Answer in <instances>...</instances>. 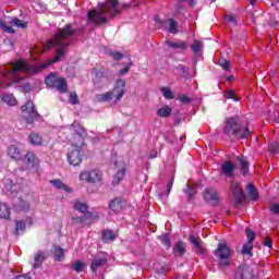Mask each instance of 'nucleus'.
I'll return each mask as SVG.
<instances>
[{
	"instance_id": "393cba45",
	"label": "nucleus",
	"mask_w": 279,
	"mask_h": 279,
	"mask_svg": "<svg viewBox=\"0 0 279 279\" xmlns=\"http://www.w3.org/2000/svg\"><path fill=\"white\" fill-rule=\"evenodd\" d=\"M173 110L169 106H163L157 110V117H161L162 119H167V117H171V112Z\"/></svg>"
},
{
	"instance_id": "f8f14e48",
	"label": "nucleus",
	"mask_w": 279,
	"mask_h": 279,
	"mask_svg": "<svg viewBox=\"0 0 279 279\" xmlns=\"http://www.w3.org/2000/svg\"><path fill=\"white\" fill-rule=\"evenodd\" d=\"M231 191L233 194V197L235 199L236 206H240V204L245 201V193H243V189H241V185L236 182L231 183Z\"/></svg>"
},
{
	"instance_id": "a211bd4d",
	"label": "nucleus",
	"mask_w": 279,
	"mask_h": 279,
	"mask_svg": "<svg viewBox=\"0 0 279 279\" xmlns=\"http://www.w3.org/2000/svg\"><path fill=\"white\" fill-rule=\"evenodd\" d=\"M124 204H125V202H123V199L116 198V199L110 202L109 208L113 213H121V210L123 209Z\"/></svg>"
},
{
	"instance_id": "ea45409f",
	"label": "nucleus",
	"mask_w": 279,
	"mask_h": 279,
	"mask_svg": "<svg viewBox=\"0 0 279 279\" xmlns=\"http://www.w3.org/2000/svg\"><path fill=\"white\" fill-rule=\"evenodd\" d=\"M160 92L165 99H173L174 97L173 92H171L170 87H161Z\"/></svg>"
},
{
	"instance_id": "c03bdc74",
	"label": "nucleus",
	"mask_w": 279,
	"mask_h": 279,
	"mask_svg": "<svg viewBox=\"0 0 279 279\" xmlns=\"http://www.w3.org/2000/svg\"><path fill=\"white\" fill-rule=\"evenodd\" d=\"M159 241L162 243V245H166V247L171 246V240H169V235L165 234L158 238Z\"/></svg>"
},
{
	"instance_id": "8fccbe9b",
	"label": "nucleus",
	"mask_w": 279,
	"mask_h": 279,
	"mask_svg": "<svg viewBox=\"0 0 279 279\" xmlns=\"http://www.w3.org/2000/svg\"><path fill=\"white\" fill-rule=\"evenodd\" d=\"M78 102V99H77V94L76 93H71L70 94V104H72V106H75V104Z\"/></svg>"
},
{
	"instance_id": "9d476101",
	"label": "nucleus",
	"mask_w": 279,
	"mask_h": 279,
	"mask_svg": "<svg viewBox=\"0 0 279 279\" xmlns=\"http://www.w3.org/2000/svg\"><path fill=\"white\" fill-rule=\"evenodd\" d=\"M106 263H108V255L106 253H99L96 256H94L90 264V270L93 271V274H97V269L104 267Z\"/></svg>"
},
{
	"instance_id": "ddd939ff",
	"label": "nucleus",
	"mask_w": 279,
	"mask_h": 279,
	"mask_svg": "<svg viewBox=\"0 0 279 279\" xmlns=\"http://www.w3.org/2000/svg\"><path fill=\"white\" fill-rule=\"evenodd\" d=\"M203 197L208 204L215 205L219 202V193L213 187L206 189L203 193Z\"/></svg>"
},
{
	"instance_id": "6e6d98bb",
	"label": "nucleus",
	"mask_w": 279,
	"mask_h": 279,
	"mask_svg": "<svg viewBox=\"0 0 279 279\" xmlns=\"http://www.w3.org/2000/svg\"><path fill=\"white\" fill-rule=\"evenodd\" d=\"M110 56L113 58V60H121V58H123V54L121 52H110Z\"/></svg>"
},
{
	"instance_id": "20e7f679",
	"label": "nucleus",
	"mask_w": 279,
	"mask_h": 279,
	"mask_svg": "<svg viewBox=\"0 0 279 279\" xmlns=\"http://www.w3.org/2000/svg\"><path fill=\"white\" fill-rule=\"evenodd\" d=\"M225 134L230 138H251L252 131L247 126H241L239 117L226 119Z\"/></svg>"
},
{
	"instance_id": "0e129e2a",
	"label": "nucleus",
	"mask_w": 279,
	"mask_h": 279,
	"mask_svg": "<svg viewBox=\"0 0 279 279\" xmlns=\"http://www.w3.org/2000/svg\"><path fill=\"white\" fill-rule=\"evenodd\" d=\"M270 25H271L272 27H275V25H276V22H275V23H270Z\"/></svg>"
},
{
	"instance_id": "dca6fc26",
	"label": "nucleus",
	"mask_w": 279,
	"mask_h": 279,
	"mask_svg": "<svg viewBox=\"0 0 279 279\" xmlns=\"http://www.w3.org/2000/svg\"><path fill=\"white\" fill-rule=\"evenodd\" d=\"M114 166L120 167V170L116 174V179L112 181L113 186H117V184H119V181L125 178V165L121 166V160H118L114 162Z\"/></svg>"
},
{
	"instance_id": "58836bf2",
	"label": "nucleus",
	"mask_w": 279,
	"mask_h": 279,
	"mask_svg": "<svg viewBox=\"0 0 279 279\" xmlns=\"http://www.w3.org/2000/svg\"><path fill=\"white\" fill-rule=\"evenodd\" d=\"M191 49L194 53H199V51L204 49V43L199 40H194L193 45L191 46Z\"/></svg>"
},
{
	"instance_id": "680f3d73",
	"label": "nucleus",
	"mask_w": 279,
	"mask_h": 279,
	"mask_svg": "<svg viewBox=\"0 0 279 279\" xmlns=\"http://www.w3.org/2000/svg\"><path fill=\"white\" fill-rule=\"evenodd\" d=\"M181 1H185L186 3H190V5H193V4H194V1H193V0H181Z\"/></svg>"
},
{
	"instance_id": "2f4dec72",
	"label": "nucleus",
	"mask_w": 279,
	"mask_h": 279,
	"mask_svg": "<svg viewBox=\"0 0 279 279\" xmlns=\"http://www.w3.org/2000/svg\"><path fill=\"white\" fill-rule=\"evenodd\" d=\"M25 160L28 162V165H31V167H36V165H38V158L34 153H27Z\"/></svg>"
},
{
	"instance_id": "72a5a7b5",
	"label": "nucleus",
	"mask_w": 279,
	"mask_h": 279,
	"mask_svg": "<svg viewBox=\"0 0 279 279\" xmlns=\"http://www.w3.org/2000/svg\"><path fill=\"white\" fill-rule=\"evenodd\" d=\"M240 167L242 175H247V172L250 171V163L245 158H240Z\"/></svg>"
},
{
	"instance_id": "b1692460",
	"label": "nucleus",
	"mask_w": 279,
	"mask_h": 279,
	"mask_svg": "<svg viewBox=\"0 0 279 279\" xmlns=\"http://www.w3.org/2000/svg\"><path fill=\"white\" fill-rule=\"evenodd\" d=\"M8 154L13 160L21 159V150H19V147H16V145L9 146Z\"/></svg>"
},
{
	"instance_id": "bf43d9fd",
	"label": "nucleus",
	"mask_w": 279,
	"mask_h": 279,
	"mask_svg": "<svg viewBox=\"0 0 279 279\" xmlns=\"http://www.w3.org/2000/svg\"><path fill=\"white\" fill-rule=\"evenodd\" d=\"M167 189H168L167 195H169L171 193V189H173V180L168 182Z\"/></svg>"
},
{
	"instance_id": "7c9ffc66",
	"label": "nucleus",
	"mask_w": 279,
	"mask_h": 279,
	"mask_svg": "<svg viewBox=\"0 0 279 279\" xmlns=\"http://www.w3.org/2000/svg\"><path fill=\"white\" fill-rule=\"evenodd\" d=\"M246 191L250 197L253 199V202H256V199H258V191H256V187L253 184L250 183L246 186Z\"/></svg>"
},
{
	"instance_id": "2eb2a0df",
	"label": "nucleus",
	"mask_w": 279,
	"mask_h": 279,
	"mask_svg": "<svg viewBox=\"0 0 279 279\" xmlns=\"http://www.w3.org/2000/svg\"><path fill=\"white\" fill-rule=\"evenodd\" d=\"M220 169H221L222 175H227V178H232V175H234L235 166L234 163H232V161H225L221 165Z\"/></svg>"
},
{
	"instance_id": "052dcab7",
	"label": "nucleus",
	"mask_w": 279,
	"mask_h": 279,
	"mask_svg": "<svg viewBox=\"0 0 279 279\" xmlns=\"http://www.w3.org/2000/svg\"><path fill=\"white\" fill-rule=\"evenodd\" d=\"M128 71H130V65L126 66V68H124V69H121V70L119 71V73H120L121 75H125V73H128Z\"/></svg>"
},
{
	"instance_id": "cd10ccee",
	"label": "nucleus",
	"mask_w": 279,
	"mask_h": 279,
	"mask_svg": "<svg viewBox=\"0 0 279 279\" xmlns=\"http://www.w3.org/2000/svg\"><path fill=\"white\" fill-rule=\"evenodd\" d=\"M74 209L85 215V217L88 216V205H86V203L76 202L74 204Z\"/></svg>"
},
{
	"instance_id": "a878e982",
	"label": "nucleus",
	"mask_w": 279,
	"mask_h": 279,
	"mask_svg": "<svg viewBox=\"0 0 279 279\" xmlns=\"http://www.w3.org/2000/svg\"><path fill=\"white\" fill-rule=\"evenodd\" d=\"M53 256L54 260H57L58 263H62V260H64V250L60 246H54Z\"/></svg>"
},
{
	"instance_id": "1a4fd4ad",
	"label": "nucleus",
	"mask_w": 279,
	"mask_h": 279,
	"mask_svg": "<svg viewBox=\"0 0 279 279\" xmlns=\"http://www.w3.org/2000/svg\"><path fill=\"white\" fill-rule=\"evenodd\" d=\"M21 111L25 117L26 123H34L38 119V111H36V107L31 100L21 107Z\"/></svg>"
},
{
	"instance_id": "c9c22d12",
	"label": "nucleus",
	"mask_w": 279,
	"mask_h": 279,
	"mask_svg": "<svg viewBox=\"0 0 279 279\" xmlns=\"http://www.w3.org/2000/svg\"><path fill=\"white\" fill-rule=\"evenodd\" d=\"M252 250H254V244L247 242L243 245L241 254L244 256H252Z\"/></svg>"
},
{
	"instance_id": "e2e57ef3",
	"label": "nucleus",
	"mask_w": 279,
	"mask_h": 279,
	"mask_svg": "<svg viewBox=\"0 0 279 279\" xmlns=\"http://www.w3.org/2000/svg\"><path fill=\"white\" fill-rule=\"evenodd\" d=\"M251 5H254L256 3V0H248Z\"/></svg>"
},
{
	"instance_id": "c756f323",
	"label": "nucleus",
	"mask_w": 279,
	"mask_h": 279,
	"mask_svg": "<svg viewBox=\"0 0 279 279\" xmlns=\"http://www.w3.org/2000/svg\"><path fill=\"white\" fill-rule=\"evenodd\" d=\"M173 252L182 256V254L186 253V244L184 242H178L173 247Z\"/></svg>"
},
{
	"instance_id": "49530a36",
	"label": "nucleus",
	"mask_w": 279,
	"mask_h": 279,
	"mask_svg": "<svg viewBox=\"0 0 279 279\" xmlns=\"http://www.w3.org/2000/svg\"><path fill=\"white\" fill-rule=\"evenodd\" d=\"M0 27L8 34H14V29L12 27L5 25V23L2 20H0Z\"/></svg>"
},
{
	"instance_id": "412c9836",
	"label": "nucleus",
	"mask_w": 279,
	"mask_h": 279,
	"mask_svg": "<svg viewBox=\"0 0 279 279\" xmlns=\"http://www.w3.org/2000/svg\"><path fill=\"white\" fill-rule=\"evenodd\" d=\"M101 239L104 243H112L117 239V234H114L113 230H105L101 233Z\"/></svg>"
},
{
	"instance_id": "09e8293b",
	"label": "nucleus",
	"mask_w": 279,
	"mask_h": 279,
	"mask_svg": "<svg viewBox=\"0 0 279 279\" xmlns=\"http://www.w3.org/2000/svg\"><path fill=\"white\" fill-rule=\"evenodd\" d=\"M219 64L223 69V71H230V61L228 60L220 61Z\"/></svg>"
},
{
	"instance_id": "603ef678",
	"label": "nucleus",
	"mask_w": 279,
	"mask_h": 279,
	"mask_svg": "<svg viewBox=\"0 0 279 279\" xmlns=\"http://www.w3.org/2000/svg\"><path fill=\"white\" fill-rule=\"evenodd\" d=\"M185 195L189 199H192L193 195H195V190L187 186V189L185 190Z\"/></svg>"
},
{
	"instance_id": "13d9d810",
	"label": "nucleus",
	"mask_w": 279,
	"mask_h": 279,
	"mask_svg": "<svg viewBox=\"0 0 279 279\" xmlns=\"http://www.w3.org/2000/svg\"><path fill=\"white\" fill-rule=\"evenodd\" d=\"M264 245H265L266 247H271V245H272L271 239L266 238V239L264 240Z\"/></svg>"
},
{
	"instance_id": "aec40b11",
	"label": "nucleus",
	"mask_w": 279,
	"mask_h": 279,
	"mask_svg": "<svg viewBox=\"0 0 279 279\" xmlns=\"http://www.w3.org/2000/svg\"><path fill=\"white\" fill-rule=\"evenodd\" d=\"M167 45L171 49H179L180 51H186V48L189 47V44L186 41H167Z\"/></svg>"
},
{
	"instance_id": "bb28decb",
	"label": "nucleus",
	"mask_w": 279,
	"mask_h": 279,
	"mask_svg": "<svg viewBox=\"0 0 279 279\" xmlns=\"http://www.w3.org/2000/svg\"><path fill=\"white\" fill-rule=\"evenodd\" d=\"M0 218L10 219V207L5 203H0Z\"/></svg>"
},
{
	"instance_id": "39448f33",
	"label": "nucleus",
	"mask_w": 279,
	"mask_h": 279,
	"mask_svg": "<svg viewBox=\"0 0 279 279\" xmlns=\"http://www.w3.org/2000/svg\"><path fill=\"white\" fill-rule=\"evenodd\" d=\"M124 95H125V81L118 80L112 90L107 92L105 94L96 95L95 101H97L98 104H104L114 98H116V101H119L120 99H123Z\"/></svg>"
},
{
	"instance_id": "9b49d317",
	"label": "nucleus",
	"mask_w": 279,
	"mask_h": 279,
	"mask_svg": "<svg viewBox=\"0 0 279 279\" xmlns=\"http://www.w3.org/2000/svg\"><path fill=\"white\" fill-rule=\"evenodd\" d=\"M235 277L240 279H254V268L247 264L239 266Z\"/></svg>"
},
{
	"instance_id": "7ed1b4c3",
	"label": "nucleus",
	"mask_w": 279,
	"mask_h": 279,
	"mask_svg": "<svg viewBox=\"0 0 279 279\" xmlns=\"http://www.w3.org/2000/svg\"><path fill=\"white\" fill-rule=\"evenodd\" d=\"M107 3H99L98 7L87 13L88 23L94 25H104L108 23V19H112L119 14L117 4L119 0H106Z\"/></svg>"
},
{
	"instance_id": "69168bd1",
	"label": "nucleus",
	"mask_w": 279,
	"mask_h": 279,
	"mask_svg": "<svg viewBox=\"0 0 279 279\" xmlns=\"http://www.w3.org/2000/svg\"><path fill=\"white\" fill-rule=\"evenodd\" d=\"M228 80H229V81H231V80H232V77H230V76H229V77H228Z\"/></svg>"
},
{
	"instance_id": "6ab92c4d",
	"label": "nucleus",
	"mask_w": 279,
	"mask_h": 279,
	"mask_svg": "<svg viewBox=\"0 0 279 279\" xmlns=\"http://www.w3.org/2000/svg\"><path fill=\"white\" fill-rule=\"evenodd\" d=\"M163 27H168L170 34H178V22L173 19H168L163 22Z\"/></svg>"
},
{
	"instance_id": "4468645a",
	"label": "nucleus",
	"mask_w": 279,
	"mask_h": 279,
	"mask_svg": "<svg viewBox=\"0 0 279 279\" xmlns=\"http://www.w3.org/2000/svg\"><path fill=\"white\" fill-rule=\"evenodd\" d=\"M190 243H192L193 250L196 252V254H206V248L204 247L202 240L195 238L194 235H190Z\"/></svg>"
},
{
	"instance_id": "f704fd0d",
	"label": "nucleus",
	"mask_w": 279,
	"mask_h": 279,
	"mask_svg": "<svg viewBox=\"0 0 279 279\" xmlns=\"http://www.w3.org/2000/svg\"><path fill=\"white\" fill-rule=\"evenodd\" d=\"M2 184H4V191H8L10 193H14V191H16L17 185L13 184L12 181L4 179L2 181Z\"/></svg>"
},
{
	"instance_id": "f257e3e1",
	"label": "nucleus",
	"mask_w": 279,
	"mask_h": 279,
	"mask_svg": "<svg viewBox=\"0 0 279 279\" xmlns=\"http://www.w3.org/2000/svg\"><path fill=\"white\" fill-rule=\"evenodd\" d=\"M77 29L73 27L71 24H66L63 28L59 29L52 40H48L45 45L47 49H53V47H58L56 58L48 60L46 63L40 65H32L25 61H16L13 63L12 70H5L3 75L8 82V84H2V88H10L12 84H23L24 78L21 76V73H25V75H32V73H40L43 69H47L51 66L56 62H60L62 58H64V50L69 47L70 43H73V34H75Z\"/></svg>"
},
{
	"instance_id": "5fc2aeb1",
	"label": "nucleus",
	"mask_w": 279,
	"mask_h": 279,
	"mask_svg": "<svg viewBox=\"0 0 279 279\" xmlns=\"http://www.w3.org/2000/svg\"><path fill=\"white\" fill-rule=\"evenodd\" d=\"M270 213H272V215H279V204H272L270 206Z\"/></svg>"
},
{
	"instance_id": "5701e85b",
	"label": "nucleus",
	"mask_w": 279,
	"mask_h": 279,
	"mask_svg": "<svg viewBox=\"0 0 279 279\" xmlns=\"http://www.w3.org/2000/svg\"><path fill=\"white\" fill-rule=\"evenodd\" d=\"M93 75H94V77H93L94 86L96 88H104V86L99 85V83L101 82V78L104 77V72L94 70Z\"/></svg>"
},
{
	"instance_id": "6e6552de",
	"label": "nucleus",
	"mask_w": 279,
	"mask_h": 279,
	"mask_svg": "<svg viewBox=\"0 0 279 279\" xmlns=\"http://www.w3.org/2000/svg\"><path fill=\"white\" fill-rule=\"evenodd\" d=\"M78 178L81 182H87V184H99L104 180V173L98 169L83 170Z\"/></svg>"
},
{
	"instance_id": "37998d69",
	"label": "nucleus",
	"mask_w": 279,
	"mask_h": 279,
	"mask_svg": "<svg viewBox=\"0 0 279 279\" xmlns=\"http://www.w3.org/2000/svg\"><path fill=\"white\" fill-rule=\"evenodd\" d=\"M245 232H246L247 243L253 244L254 240L256 239V233L251 229H246Z\"/></svg>"
},
{
	"instance_id": "f3484780",
	"label": "nucleus",
	"mask_w": 279,
	"mask_h": 279,
	"mask_svg": "<svg viewBox=\"0 0 279 279\" xmlns=\"http://www.w3.org/2000/svg\"><path fill=\"white\" fill-rule=\"evenodd\" d=\"M47 258V252L45 251H38L35 254L34 263H33V269H39V267H43V262Z\"/></svg>"
},
{
	"instance_id": "a18cd8bd",
	"label": "nucleus",
	"mask_w": 279,
	"mask_h": 279,
	"mask_svg": "<svg viewBox=\"0 0 279 279\" xmlns=\"http://www.w3.org/2000/svg\"><path fill=\"white\" fill-rule=\"evenodd\" d=\"M34 10H36V12H45L47 10V7H45V4H43V2H35L33 4Z\"/></svg>"
},
{
	"instance_id": "de8ad7c7",
	"label": "nucleus",
	"mask_w": 279,
	"mask_h": 279,
	"mask_svg": "<svg viewBox=\"0 0 279 279\" xmlns=\"http://www.w3.org/2000/svg\"><path fill=\"white\" fill-rule=\"evenodd\" d=\"M278 148H279V144L277 142H275L269 145L268 151H270V154H277Z\"/></svg>"
},
{
	"instance_id": "0eeeda50",
	"label": "nucleus",
	"mask_w": 279,
	"mask_h": 279,
	"mask_svg": "<svg viewBox=\"0 0 279 279\" xmlns=\"http://www.w3.org/2000/svg\"><path fill=\"white\" fill-rule=\"evenodd\" d=\"M45 83L50 88H56L59 93H66L69 90V86L66 84V78L58 76L56 73H50Z\"/></svg>"
},
{
	"instance_id": "473e14b6",
	"label": "nucleus",
	"mask_w": 279,
	"mask_h": 279,
	"mask_svg": "<svg viewBox=\"0 0 279 279\" xmlns=\"http://www.w3.org/2000/svg\"><path fill=\"white\" fill-rule=\"evenodd\" d=\"M2 101H4V104H8V106H16V98H14V95L12 94L3 95Z\"/></svg>"
},
{
	"instance_id": "f03ea898",
	"label": "nucleus",
	"mask_w": 279,
	"mask_h": 279,
	"mask_svg": "<svg viewBox=\"0 0 279 279\" xmlns=\"http://www.w3.org/2000/svg\"><path fill=\"white\" fill-rule=\"evenodd\" d=\"M60 134H65L66 141L72 143L68 151L69 163L72 165L73 167L82 165V145H84L82 126H80L78 124L64 126L60 130Z\"/></svg>"
},
{
	"instance_id": "423d86ee",
	"label": "nucleus",
	"mask_w": 279,
	"mask_h": 279,
	"mask_svg": "<svg viewBox=\"0 0 279 279\" xmlns=\"http://www.w3.org/2000/svg\"><path fill=\"white\" fill-rule=\"evenodd\" d=\"M214 254L218 257V263L221 265V267H228V265H230V258H232V248H230L226 242L219 243Z\"/></svg>"
},
{
	"instance_id": "79ce46f5",
	"label": "nucleus",
	"mask_w": 279,
	"mask_h": 279,
	"mask_svg": "<svg viewBox=\"0 0 279 279\" xmlns=\"http://www.w3.org/2000/svg\"><path fill=\"white\" fill-rule=\"evenodd\" d=\"M25 231V221L19 220L15 222V234H19V232Z\"/></svg>"
},
{
	"instance_id": "3c124183",
	"label": "nucleus",
	"mask_w": 279,
	"mask_h": 279,
	"mask_svg": "<svg viewBox=\"0 0 279 279\" xmlns=\"http://www.w3.org/2000/svg\"><path fill=\"white\" fill-rule=\"evenodd\" d=\"M179 101L181 102V104H191V98L189 97V96H186V95H181V96H179Z\"/></svg>"
},
{
	"instance_id": "a19ab883",
	"label": "nucleus",
	"mask_w": 279,
	"mask_h": 279,
	"mask_svg": "<svg viewBox=\"0 0 279 279\" xmlns=\"http://www.w3.org/2000/svg\"><path fill=\"white\" fill-rule=\"evenodd\" d=\"M15 210H20L22 213H27L29 210V203L25 201H21L17 206H15Z\"/></svg>"
},
{
	"instance_id": "4c0bfd02",
	"label": "nucleus",
	"mask_w": 279,
	"mask_h": 279,
	"mask_svg": "<svg viewBox=\"0 0 279 279\" xmlns=\"http://www.w3.org/2000/svg\"><path fill=\"white\" fill-rule=\"evenodd\" d=\"M11 25H14V27H19L20 29H25L27 27V22H23L22 20H19L14 17L11 22Z\"/></svg>"
},
{
	"instance_id": "864d4df0",
	"label": "nucleus",
	"mask_w": 279,
	"mask_h": 279,
	"mask_svg": "<svg viewBox=\"0 0 279 279\" xmlns=\"http://www.w3.org/2000/svg\"><path fill=\"white\" fill-rule=\"evenodd\" d=\"M225 21H227V23H236V19L234 17V14L226 15Z\"/></svg>"
},
{
	"instance_id": "c85d7f7f",
	"label": "nucleus",
	"mask_w": 279,
	"mask_h": 279,
	"mask_svg": "<svg viewBox=\"0 0 279 279\" xmlns=\"http://www.w3.org/2000/svg\"><path fill=\"white\" fill-rule=\"evenodd\" d=\"M28 141L31 145H43V137L38 133H31Z\"/></svg>"
},
{
	"instance_id": "338daca9",
	"label": "nucleus",
	"mask_w": 279,
	"mask_h": 279,
	"mask_svg": "<svg viewBox=\"0 0 279 279\" xmlns=\"http://www.w3.org/2000/svg\"><path fill=\"white\" fill-rule=\"evenodd\" d=\"M278 1V3H279V0H277Z\"/></svg>"
},
{
	"instance_id": "4d7b16f0",
	"label": "nucleus",
	"mask_w": 279,
	"mask_h": 279,
	"mask_svg": "<svg viewBox=\"0 0 279 279\" xmlns=\"http://www.w3.org/2000/svg\"><path fill=\"white\" fill-rule=\"evenodd\" d=\"M225 98L226 99H234V92L229 90V92L225 93Z\"/></svg>"
},
{
	"instance_id": "e433bc0d",
	"label": "nucleus",
	"mask_w": 279,
	"mask_h": 279,
	"mask_svg": "<svg viewBox=\"0 0 279 279\" xmlns=\"http://www.w3.org/2000/svg\"><path fill=\"white\" fill-rule=\"evenodd\" d=\"M84 267H86V264H84L82 260H76L72 265V269L73 271H76V274H82V271H84Z\"/></svg>"
},
{
	"instance_id": "4be33fe9",
	"label": "nucleus",
	"mask_w": 279,
	"mask_h": 279,
	"mask_svg": "<svg viewBox=\"0 0 279 279\" xmlns=\"http://www.w3.org/2000/svg\"><path fill=\"white\" fill-rule=\"evenodd\" d=\"M50 182H51L52 186H54V189H59V191H65V193H71V187L68 186L66 184H64L62 182V180L56 179Z\"/></svg>"
}]
</instances>
